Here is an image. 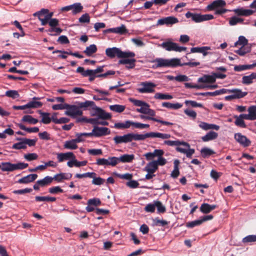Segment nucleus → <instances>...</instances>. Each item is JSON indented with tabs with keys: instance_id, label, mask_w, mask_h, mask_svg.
I'll return each instance as SVG.
<instances>
[{
	"instance_id": "obj_1",
	"label": "nucleus",
	"mask_w": 256,
	"mask_h": 256,
	"mask_svg": "<svg viewBox=\"0 0 256 256\" xmlns=\"http://www.w3.org/2000/svg\"><path fill=\"white\" fill-rule=\"evenodd\" d=\"M170 134L159 132H150L144 134L128 133L124 136H116L113 138L116 144L128 143L132 140H144L147 138H160L166 140L170 138Z\"/></svg>"
},
{
	"instance_id": "obj_2",
	"label": "nucleus",
	"mask_w": 256,
	"mask_h": 256,
	"mask_svg": "<svg viewBox=\"0 0 256 256\" xmlns=\"http://www.w3.org/2000/svg\"><path fill=\"white\" fill-rule=\"evenodd\" d=\"M34 16L38 17L42 25L46 26L48 24L50 27L49 31L50 32H62L66 30V29L62 28V25L58 19L52 18L54 12H50L48 9L42 8L34 13Z\"/></svg>"
},
{
	"instance_id": "obj_3",
	"label": "nucleus",
	"mask_w": 256,
	"mask_h": 256,
	"mask_svg": "<svg viewBox=\"0 0 256 256\" xmlns=\"http://www.w3.org/2000/svg\"><path fill=\"white\" fill-rule=\"evenodd\" d=\"M80 108L86 110L88 108L91 107L94 110L92 115L96 116L100 119L106 120L111 118V114L110 113L106 112L104 110L96 106L94 102L93 101L86 100L84 102H79L78 104Z\"/></svg>"
},
{
	"instance_id": "obj_4",
	"label": "nucleus",
	"mask_w": 256,
	"mask_h": 256,
	"mask_svg": "<svg viewBox=\"0 0 256 256\" xmlns=\"http://www.w3.org/2000/svg\"><path fill=\"white\" fill-rule=\"evenodd\" d=\"M164 144L169 146H177L176 148V150L185 154L186 157L188 158H190L195 152L194 149L190 148V144L185 142L180 141L179 140H166L164 141Z\"/></svg>"
},
{
	"instance_id": "obj_5",
	"label": "nucleus",
	"mask_w": 256,
	"mask_h": 256,
	"mask_svg": "<svg viewBox=\"0 0 256 256\" xmlns=\"http://www.w3.org/2000/svg\"><path fill=\"white\" fill-rule=\"evenodd\" d=\"M155 63L154 68L170 67L175 68L180 65V60L178 58L171 59H164L163 58H156L152 61Z\"/></svg>"
},
{
	"instance_id": "obj_6",
	"label": "nucleus",
	"mask_w": 256,
	"mask_h": 256,
	"mask_svg": "<svg viewBox=\"0 0 256 256\" xmlns=\"http://www.w3.org/2000/svg\"><path fill=\"white\" fill-rule=\"evenodd\" d=\"M106 55L110 58L117 56L118 58H134L135 54L132 52H122L116 47L109 48L106 50Z\"/></svg>"
},
{
	"instance_id": "obj_7",
	"label": "nucleus",
	"mask_w": 256,
	"mask_h": 256,
	"mask_svg": "<svg viewBox=\"0 0 256 256\" xmlns=\"http://www.w3.org/2000/svg\"><path fill=\"white\" fill-rule=\"evenodd\" d=\"M186 17L188 18H191L196 22L210 20L214 18V16L210 14H200L192 13L190 12L186 14Z\"/></svg>"
},
{
	"instance_id": "obj_8",
	"label": "nucleus",
	"mask_w": 256,
	"mask_h": 256,
	"mask_svg": "<svg viewBox=\"0 0 256 256\" xmlns=\"http://www.w3.org/2000/svg\"><path fill=\"white\" fill-rule=\"evenodd\" d=\"M160 46L168 51L181 52L186 50V47L178 46L176 43L170 41L163 42L160 44Z\"/></svg>"
},
{
	"instance_id": "obj_9",
	"label": "nucleus",
	"mask_w": 256,
	"mask_h": 256,
	"mask_svg": "<svg viewBox=\"0 0 256 256\" xmlns=\"http://www.w3.org/2000/svg\"><path fill=\"white\" fill-rule=\"evenodd\" d=\"M140 87L138 88V91L141 94L152 93L154 92L156 84L150 82H142Z\"/></svg>"
},
{
	"instance_id": "obj_10",
	"label": "nucleus",
	"mask_w": 256,
	"mask_h": 256,
	"mask_svg": "<svg viewBox=\"0 0 256 256\" xmlns=\"http://www.w3.org/2000/svg\"><path fill=\"white\" fill-rule=\"evenodd\" d=\"M118 159L116 156L108 157V158H99L96 160V164L98 166H114L117 164Z\"/></svg>"
},
{
	"instance_id": "obj_11",
	"label": "nucleus",
	"mask_w": 256,
	"mask_h": 256,
	"mask_svg": "<svg viewBox=\"0 0 256 256\" xmlns=\"http://www.w3.org/2000/svg\"><path fill=\"white\" fill-rule=\"evenodd\" d=\"M94 136V137L99 138L110 134V130L106 127H99L97 126H94L92 129Z\"/></svg>"
},
{
	"instance_id": "obj_12",
	"label": "nucleus",
	"mask_w": 256,
	"mask_h": 256,
	"mask_svg": "<svg viewBox=\"0 0 256 256\" xmlns=\"http://www.w3.org/2000/svg\"><path fill=\"white\" fill-rule=\"evenodd\" d=\"M78 106L75 105H70L68 104L66 112V114L68 116H70L72 118H75L76 116H80L82 114V112L80 110Z\"/></svg>"
},
{
	"instance_id": "obj_13",
	"label": "nucleus",
	"mask_w": 256,
	"mask_h": 256,
	"mask_svg": "<svg viewBox=\"0 0 256 256\" xmlns=\"http://www.w3.org/2000/svg\"><path fill=\"white\" fill-rule=\"evenodd\" d=\"M234 138L238 142L244 147H248L251 144V142L248 138L240 132L236 133L234 135Z\"/></svg>"
},
{
	"instance_id": "obj_14",
	"label": "nucleus",
	"mask_w": 256,
	"mask_h": 256,
	"mask_svg": "<svg viewBox=\"0 0 256 256\" xmlns=\"http://www.w3.org/2000/svg\"><path fill=\"white\" fill-rule=\"evenodd\" d=\"M178 22V18L170 16L159 19L157 22V25L166 24L168 26H170Z\"/></svg>"
},
{
	"instance_id": "obj_15",
	"label": "nucleus",
	"mask_w": 256,
	"mask_h": 256,
	"mask_svg": "<svg viewBox=\"0 0 256 256\" xmlns=\"http://www.w3.org/2000/svg\"><path fill=\"white\" fill-rule=\"evenodd\" d=\"M71 173L60 172L55 174L54 177V180L57 182H62L64 180H69L72 178Z\"/></svg>"
},
{
	"instance_id": "obj_16",
	"label": "nucleus",
	"mask_w": 256,
	"mask_h": 256,
	"mask_svg": "<svg viewBox=\"0 0 256 256\" xmlns=\"http://www.w3.org/2000/svg\"><path fill=\"white\" fill-rule=\"evenodd\" d=\"M226 93H231L232 94L234 99L241 98L248 94V92H242V90L238 88L232 90L226 89Z\"/></svg>"
},
{
	"instance_id": "obj_17",
	"label": "nucleus",
	"mask_w": 256,
	"mask_h": 256,
	"mask_svg": "<svg viewBox=\"0 0 256 256\" xmlns=\"http://www.w3.org/2000/svg\"><path fill=\"white\" fill-rule=\"evenodd\" d=\"M56 156L58 162H62L64 160H70V158H74V154L72 152L58 153L56 154Z\"/></svg>"
},
{
	"instance_id": "obj_18",
	"label": "nucleus",
	"mask_w": 256,
	"mask_h": 256,
	"mask_svg": "<svg viewBox=\"0 0 256 256\" xmlns=\"http://www.w3.org/2000/svg\"><path fill=\"white\" fill-rule=\"evenodd\" d=\"M38 178L36 174H30L19 179L17 182L18 184H27L35 180Z\"/></svg>"
},
{
	"instance_id": "obj_19",
	"label": "nucleus",
	"mask_w": 256,
	"mask_h": 256,
	"mask_svg": "<svg viewBox=\"0 0 256 256\" xmlns=\"http://www.w3.org/2000/svg\"><path fill=\"white\" fill-rule=\"evenodd\" d=\"M232 11L238 16H247L252 15L254 13L252 10L244 9L243 8L234 9Z\"/></svg>"
},
{
	"instance_id": "obj_20",
	"label": "nucleus",
	"mask_w": 256,
	"mask_h": 256,
	"mask_svg": "<svg viewBox=\"0 0 256 256\" xmlns=\"http://www.w3.org/2000/svg\"><path fill=\"white\" fill-rule=\"evenodd\" d=\"M39 97H34L32 100L29 102L27 103L28 108H41L42 106V103L40 101H36L40 100Z\"/></svg>"
},
{
	"instance_id": "obj_21",
	"label": "nucleus",
	"mask_w": 256,
	"mask_h": 256,
	"mask_svg": "<svg viewBox=\"0 0 256 256\" xmlns=\"http://www.w3.org/2000/svg\"><path fill=\"white\" fill-rule=\"evenodd\" d=\"M226 5V2L224 0H216L214 1L210 4H208L206 8L209 10H211L218 7H223Z\"/></svg>"
},
{
	"instance_id": "obj_22",
	"label": "nucleus",
	"mask_w": 256,
	"mask_h": 256,
	"mask_svg": "<svg viewBox=\"0 0 256 256\" xmlns=\"http://www.w3.org/2000/svg\"><path fill=\"white\" fill-rule=\"evenodd\" d=\"M198 82L202 83H214L215 82V77L214 74L212 75L204 74L198 79Z\"/></svg>"
},
{
	"instance_id": "obj_23",
	"label": "nucleus",
	"mask_w": 256,
	"mask_h": 256,
	"mask_svg": "<svg viewBox=\"0 0 256 256\" xmlns=\"http://www.w3.org/2000/svg\"><path fill=\"white\" fill-rule=\"evenodd\" d=\"M136 62V60L134 58L122 59L118 61V64H127L126 66L127 68H132L136 66V64H135Z\"/></svg>"
},
{
	"instance_id": "obj_24",
	"label": "nucleus",
	"mask_w": 256,
	"mask_h": 256,
	"mask_svg": "<svg viewBox=\"0 0 256 256\" xmlns=\"http://www.w3.org/2000/svg\"><path fill=\"white\" fill-rule=\"evenodd\" d=\"M140 117L142 119H146V120H153L154 122H160V123L164 125H166V126L173 125V124L172 122H166V121H164V120L156 118H153V117H151V116H148L140 115Z\"/></svg>"
},
{
	"instance_id": "obj_25",
	"label": "nucleus",
	"mask_w": 256,
	"mask_h": 256,
	"mask_svg": "<svg viewBox=\"0 0 256 256\" xmlns=\"http://www.w3.org/2000/svg\"><path fill=\"white\" fill-rule=\"evenodd\" d=\"M116 158L118 159L117 164L120 162L124 163L130 162L134 160V154H125L121 156L119 158L116 157Z\"/></svg>"
},
{
	"instance_id": "obj_26",
	"label": "nucleus",
	"mask_w": 256,
	"mask_h": 256,
	"mask_svg": "<svg viewBox=\"0 0 256 256\" xmlns=\"http://www.w3.org/2000/svg\"><path fill=\"white\" fill-rule=\"evenodd\" d=\"M158 168L156 160L148 163L144 168V170L148 173H154Z\"/></svg>"
},
{
	"instance_id": "obj_27",
	"label": "nucleus",
	"mask_w": 256,
	"mask_h": 256,
	"mask_svg": "<svg viewBox=\"0 0 256 256\" xmlns=\"http://www.w3.org/2000/svg\"><path fill=\"white\" fill-rule=\"evenodd\" d=\"M199 126L204 130H218L220 129V126L214 124H210L205 122H200L199 124Z\"/></svg>"
},
{
	"instance_id": "obj_28",
	"label": "nucleus",
	"mask_w": 256,
	"mask_h": 256,
	"mask_svg": "<svg viewBox=\"0 0 256 256\" xmlns=\"http://www.w3.org/2000/svg\"><path fill=\"white\" fill-rule=\"evenodd\" d=\"M226 88H222L219 90H216L213 92H200L198 94V95L202 96H214L222 94H226Z\"/></svg>"
},
{
	"instance_id": "obj_29",
	"label": "nucleus",
	"mask_w": 256,
	"mask_h": 256,
	"mask_svg": "<svg viewBox=\"0 0 256 256\" xmlns=\"http://www.w3.org/2000/svg\"><path fill=\"white\" fill-rule=\"evenodd\" d=\"M218 136V133L210 131L208 132L205 136L202 137V140L203 142H206L212 140L216 138Z\"/></svg>"
},
{
	"instance_id": "obj_30",
	"label": "nucleus",
	"mask_w": 256,
	"mask_h": 256,
	"mask_svg": "<svg viewBox=\"0 0 256 256\" xmlns=\"http://www.w3.org/2000/svg\"><path fill=\"white\" fill-rule=\"evenodd\" d=\"M256 79V73L252 72L249 76H245L242 78V83L244 84H250L253 82V80Z\"/></svg>"
},
{
	"instance_id": "obj_31",
	"label": "nucleus",
	"mask_w": 256,
	"mask_h": 256,
	"mask_svg": "<svg viewBox=\"0 0 256 256\" xmlns=\"http://www.w3.org/2000/svg\"><path fill=\"white\" fill-rule=\"evenodd\" d=\"M76 142L75 141L74 139H72L70 140L66 141L64 147L66 149L68 150H76L78 148V145L76 144Z\"/></svg>"
},
{
	"instance_id": "obj_32",
	"label": "nucleus",
	"mask_w": 256,
	"mask_h": 256,
	"mask_svg": "<svg viewBox=\"0 0 256 256\" xmlns=\"http://www.w3.org/2000/svg\"><path fill=\"white\" fill-rule=\"evenodd\" d=\"M132 126V122L126 120L124 122H116L114 124V128L118 129H126Z\"/></svg>"
},
{
	"instance_id": "obj_33",
	"label": "nucleus",
	"mask_w": 256,
	"mask_h": 256,
	"mask_svg": "<svg viewBox=\"0 0 256 256\" xmlns=\"http://www.w3.org/2000/svg\"><path fill=\"white\" fill-rule=\"evenodd\" d=\"M162 106L170 109L178 110L182 106V104L180 103L172 104L170 102H163Z\"/></svg>"
},
{
	"instance_id": "obj_34",
	"label": "nucleus",
	"mask_w": 256,
	"mask_h": 256,
	"mask_svg": "<svg viewBox=\"0 0 256 256\" xmlns=\"http://www.w3.org/2000/svg\"><path fill=\"white\" fill-rule=\"evenodd\" d=\"M97 51V47L96 45L92 44L90 46H87L84 52L88 56H92L94 54L96 53Z\"/></svg>"
},
{
	"instance_id": "obj_35",
	"label": "nucleus",
	"mask_w": 256,
	"mask_h": 256,
	"mask_svg": "<svg viewBox=\"0 0 256 256\" xmlns=\"http://www.w3.org/2000/svg\"><path fill=\"white\" fill-rule=\"evenodd\" d=\"M54 180L53 177L46 176L43 179L38 180V183L40 184V186L44 187L50 185Z\"/></svg>"
},
{
	"instance_id": "obj_36",
	"label": "nucleus",
	"mask_w": 256,
	"mask_h": 256,
	"mask_svg": "<svg viewBox=\"0 0 256 256\" xmlns=\"http://www.w3.org/2000/svg\"><path fill=\"white\" fill-rule=\"evenodd\" d=\"M174 169L171 173V176L174 178H176L180 174V172L178 169V165L180 164V161L178 160H174Z\"/></svg>"
},
{
	"instance_id": "obj_37",
	"label": "nucleus",
	"mask_w": 256,
	"mask_h": 256,
	"mask_svg": "<svg viewBox=\"0 0 256 256\" xmlns=\"http://www.w3.org/2000/svg\"><path fill=\"white\" fill-rule=\"evenodd\" d=\"M13 164L10 162H3L1 164V170L2 172H13Z\"/></svg>"
},
{
	"instance_id": "obj_38",
	"label": "nucleus",
	"mask_w": 256,
	"mask_h": 256,
	"mask_svg": "<svg viewBox=\"0 0 256 256\" xmlns=\"http://www.w3.org/2000/svg\"><path fill=\"white\" fill-rule=\"evenodd\" d=\"M200 154L203 158H206L215 154V152L208 148L204 147L201 149Z\"/></svg>"
},
{
	"instance_id": "obj_39",
	"label": "nucleus",
	"mask_w": 256,
	"mask_h": 256,
	"mask_svg": "<svg viewBox=\"0 0 256 256\" xmlns=\"http://www.w3.org/2000/svg\"><path fill=\"white\" fill-rule=\"evenodd\" d=\"M76 72L80 73L83 76L86 77L92 75L93 73L92 70H85L83 67L79 66L77 68Z\"/></svg>"
},
{
	"instance_id": "obj_40",
	"label": "nucleus",
	"mask_w": 256,
	"mask_h": 256,
	"mask_svg": "<svg viewBox=\"0 0 256 256\" xmlns=\"http://www.w3.org/2000/svg\"><path fill=\"white\" fill-rule=\"evenodd\" d=\"M127 30L124 25L122 24L120 26L114 28H110L106 29L104 30L103 32H126Z\"/></svg>"
},
{
	"instance_id": "obj_41",
	"label": "nucleus",
	"mask_w": 256,
	"mask_h": 256,
	"mask_svg": "<svg viewBox=\"0 0 256 256\" xmlns=\"http://www.w3.org/2000/svg\"><path fill=\"white\" fill-rule=\"evenodd\" d=\"M22 121L23 122H27L30 124H36L38 122V120L34 118L30 115H25L22 117Z\"/></svg>"
},
{
	"instance_id": "obj_42",
	"label": "nucleus",
	"mask_w": 256,
	"mask_h": 256,
	"mask_svg": "<svg viewBox=\"0 0 256 256\" xmlns=\"http://www.w3.org/2000/svg\"><path fill=\"white\" fill-rule=\"evenodd\" d=\"M154 98L159 100H171L173 98V96L168 94L157 92L155 94Z\"/></svg>"
},
{
	"instance_id": "obj_43",
	"label": "nucleus",
	"mask_w": 256,
	"mask_h": 256,
	"mask_svg": "<svg viewBox=\"0 0 256 256\" xmlns=\"http://www.w3.org/2000/svg\"><path fill=\"white\" fill-rule=\"evenodd\" d=\"M126 106L123 105L114 104L110 106V109L113 112H122L124 110Z\"/></svg>"
},
{
	"instance_id": "obj_44",
	"label": "nucleus",
	"mask_w": 256,
	"mask_h": 256,
	"mask_svg": "<svg viewBox=\"0 0 256 256\" xmlns=\"http://www.w3.org/2000/svg\"><path fill=\"white\" fill-rule=\"evenodd\" d=\"M18 126L21 130H26L29 133L38 132L39 131V128L38 127L26 128L22 124H18Z\"/></svg>"
},
{
	"instance_id": "obj_45",
	"label": "nucleus",
	"mask_w": 256,
	"mask_h": 256,
	"mask_svg": "<svg viewBox=\"0 0 256 256\" xmlns=\"http://www.w3.org/2000/svg\"><path fill=\"white\" fill-rule=\"evenodd\" d=\"M36 200V202H55L56 200V198L55 197L52 196H36L35 197Z\"/></svg>"
},
{
	"instance_id": "obj_46",
	"label": "nucleus",
	"mask_w": 256,
	"mask_h": 256,
	"mask_svg": "<svg viewBox=\"0 0 256 256\" xmlns=\"http://www.w3.org/2000/svg\"><path fill=\"white\" fill-rule=\"evenodd\" d=\"M72 12L73 14H76L81 12L83 9V6L80 3H75L72 4Z\"/></svg>"
},
{
	"instance_id": "obj_47",
	"label": "nucleus",
	"mask_w": 256,
	"mask_h": 256,
	"mask_svg": "<svg viewBox=\"0 0 256 256\" xmlns=\"http://www.w3.org/2000/svg\"><path fill=\"white\" fill-rule=\"evenodd\" d=\"M48 192L52 194H57L64 192V190L60 186H54L48 188Z\"/></svg>"
},
{
	"instance_id": "obj_48",
	"label": "nucleus",
	"mask_w": 256,
	"mask_h": 256,
	"mask_svg": "<svg viewBox=\"0 0 256 256\" xmlns=\"http://www.w3.org/2000/svg\"><path fill=\"white\" fill-rule=\"evenodd\" d=\"M54 53L66 54L68 55L74 56L79 58H83V57H84L82 55L79 54L78 52H66V51H64V50H54L53 52V54H54Z\"/></svg>"
},
{
	"instance_id": "obj_49",
	"label": "nucleus",
	"mask_w": 256,
	"mask_h": 256,
	"mask_svg": "<svg viewBox=\"0 0 256 256\" xmlns=\"http://www.w3.org/2000/svg\"><path fill=\"white\" fill-rule=\"evenodd\" d=\"M42 116L41 122L44 124H48L51 122V118L50 117V114L48 112H40Z\"/></svg>"
},
{
	"instance_id": "obj_50",
	"label": "nucleus",
	"mask_w": 256,
	"mask_h": 256,
	"mask_svg": "<svg viewBox=\"0 0 256 256\" xmlns=\"http://www.w3.org/2000/svg\"><path fill=\"white\" fill-rule=\"evenodd\" d=\"M186 105L188 106H191L192 108H204L203 105L200 103H198L196 101L186 100L184 102Z\"/></svg>"
},
{
	"instance_id": "obj_51",
	"label": "nucleus",
	"mask_w": 256,
	"mask_h": 256,
	"mask_svg": "<svg viewBox=\"0 0 256 256\" xmlns=\"http://www.w3.org/2000/svg\"><path fill=\"white\" fill-rule=\"evenodd\" d=\"M18 140H24L26 146L28 145L30 146H32L36 145V140H31L26 138H17Z\"/></svg>"
},
{
	"instance_id": "obj_52",
	"label": "nucleus",
	"mask_w": 256,
	"mask_h": 256,
	"mask_svg": "<svg viewBox=\"0 0 256 256\" xmlns=\"http://www.w3.org/2000/svg\"><path fill=\"white\" fill-rule=\"evenodd\" d=\"M156 207L157 208V212L158 214H164L166 211V207L160 201H155Z\"/></svg>"
},
{
	"instance_id": "obj_53",
	"label": "nucleus",
	"mask_w": 256,
	"mask_h": 256,
	"mask_svg": "<svg viewBox=\"0 0 256 256\" xmlns=\"http://www.w3.org/2000/svg\"><path fill=\"white\" fill-rule=\"evenodd\" d=\"M234 118H236L234 124L236 126L242 128H246V127L244 121L241 118H240L238 116H234Z\"/></svg>"
},
{
	"instance_id": "obj_54",
	"label": "nucleus",
	"mask_w": 256,
	"mask_h": 256,
	"mask_svg": "<svg viewBox=\"0 0 256 256\" xmlns=\"http://www.w3.org/2000/svg\"><path fill=\"white\" fill-rule=\"evenodd\" d=\"M13 170L14 171L18 170H24L28 166V164L22 162H20L17 164H13Z\"/></svg>"
},
{
	"instance_id": "obj_55",
	"label": "nucleus",
	"mask_w": 256,
	"mask_h": 256,
	"mask_svg": "<svg viewBox=\"0 0 256 256\" xmlns=\"http://www.w3.org/2000/svg\"><path fill=\"white\" fill-rule=\"evenodd\" d=\"M6 96L13 99L18 98L20 96V94L18 91L15 90H7L6 92Z\"/></svg>"
},
{
	"instance_id": "obj_56",
	"label": "nucleus",
	"mask_w": 256,
	"mask_h": 256,
	"mask_svg": "<svg viewBox=\"0 0 256 256\" xmlns=\"http://www.w3.org/2000/svg\"><path fill=\"white\" fill-rule=\"evenodd\" d=\"M20 142L15 143L12 146V148L14 150H25L27 146H26L24 140H20Z\"/></svg>"
},
{
	"instance_id": "obj_57",
	"label": "nucleus",
	"mask_w": 256,
	"mask_h": 256,
	"mask_svg": "<svg viewBox=\"0 0 256 256\" xmlns=\"http://www.w3.org/2000/svg\"><path fill=\"white\" fill-rule=\"evenodd\" d=\"M149 108L150 105L145 102L144 104L140 106V108H137L136 110L138 112L146 114Z\"/></svg>"
},
{
	"instance_id": "obj_58",
	"label": "nucleus",
	"mask_w": 256,
	"mask_h": 256,
	"mask_svg": "<svg viewBox=\"0 0 256 256\" xmlns=\"http://www.w3.org/2000/svg\"><path fill=\"white\" fill-rule=\"evenodd\" d=\"M244 20L242 18L236 17V16L232 17L229 20V24L230 26H234L238 23H242Z\"/></svg>"
},
{
	"instance_id": "obj_59",
	"label": "nucleus",
	"mask_w": 256,
	"mask_h": 256,
	"mask_svg": "<svg viewBox=\"0 0 256 256\" xmlns=\"http://www.w3.org/2000/svg\"><path fill=\"white\" fill-rule=\"evenodd\" d=\"M94 175H96V174L95 172H88L84 173L82 174H76L75 175V177L76 178H87V177L91 178L92 177H94Z\"/></svg>"
},
{
	"instance_id": "obj_60",
	"label": "nucleus",
	"mask_w": 256,
	"mask_h": 256,
	"mask_svg": "<svg viewBox=\"0 0 256 256\" xmlns=\"http://www.w3.org/2000/svg\"><path fill=\"white\" fill-rule=\"evenodd\" d=\"M249 114L254 120H256V106H250L248 110Z\"/></svg>"
},
{
	"instance_id": "obj_61",
	"label": "nucleus",
	"mask_w": 256,
	"mask_h": 256,
	"mask_svg": "<svg viewBox=\"0 0 256 256\" xmlns=\"http://www.w3.org/2000/svg\"><path fill=\"white\" fill-rule=\"evenodd\" d=\"M200 210L204 214H208L210 212H211L210 209V204L206 203L202 204L200 207Z\"/></svg>"
},
{
	"instance_id": "obj_62",
	"label": "nucleus",
	"mask_w": 256,
	"mask_h": 256,
	"mask_svg": "<svg viewBox=\"0 0 256 256\" xmlns=\"http://www.w3.org/2000/svg\"><path fill=\"white\" fill-rule=\"evenodd\" d=\"M92 178H93V180L92 181V184L95 185H102V184L104 182H105V180L100 177H96V175H94V177H92Z\"/></svg>"
},
{
	"instance_id": "obj_63",
	"label": "nucleus",
	"mask_w": 256,
	"mask_h": 256,
	"mask_svg": "<svg viewBox=\"0 0 256 256\" xmlns=\"http://www.w3.org/2000/svg\"><path fill=\"white\" fill-rule=\"evenodd\" d=\"M101 204V202L99 198H93L88 200V205H92L93 206H98Z\"/></svg>"
},
{
	"instance_id": "obj_64",
	"label": "nucleus",
	"mask_w": 256,
	"mask_h": 256,
	"mask_svg": "<svg viewBox=\"0 0 256 256\" xmlns=\"http://www.w3.org/2000/svg\"><path fill=\"white\" fill-rule=\"evenodd\" d=\"M255 242H256V235H249L244 238L242 240V242L244 243H248Z\"/></svg>"
}]
</instances>
